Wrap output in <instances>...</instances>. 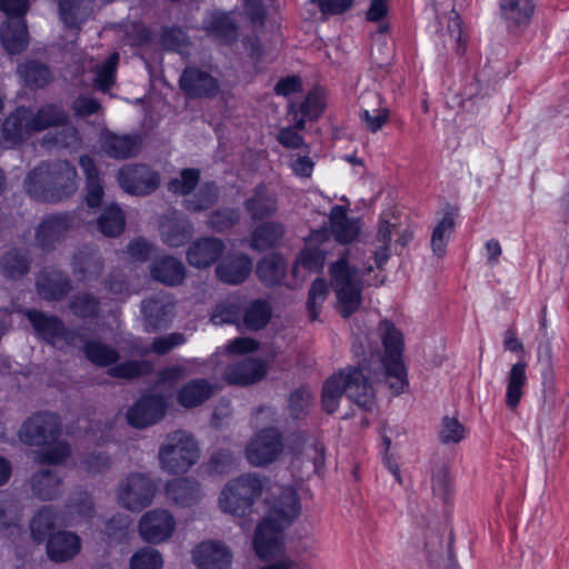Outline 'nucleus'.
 <instances>
[{
	"mask_svg": "<svg viewBox=\"0 0 569 569\" xmlns=\"http://www.w3.org/2000/svg\"><path fill=\"white\" fill-rule=\"evenodd\" d=\"M399 227V216L396 211L382 212L379 216L375 241L379 244L391 246L392 237Z\"/></svg>",
	"mask_w": 569,
	"mask_h": 569,
	"instance_id": "nucleus-57",
	"label": "nucleus"
},
{
	"mask_svg": "<svg viewBox=\"0 0 569 569\" xmlns=\"http://www.w3.org/2000/svg\"><path fill=\"white\" fill-rule=\"evenodd\" d=\"M71 453V448L66 441L54 442L48 448H43L38 452V461L42 465L62 463Z\"/></svg>",
	"mask_w": 569,
	"mask_h": 569,
	"instance_id": "nucleus-59",
	"label": "nucleus"
},
{
	"mask_svg": "<svg viewBox=\"0 0 569 569\" xmlns=\"http://www.w3.org/2000/svg\"><path fill=\"white\" fill-rule=\"evenodd\" d=\"M263 483L252 473L241 475L230 480L221 490L219 507L224 513L243 517L251 512L252 506L261 496Z\"/></svg>",
	"mask_w": 569,
	"mask_h": 569,
	"instance_id": "nucleus-6",
	"label": "nucleus"
},
{
	"mask_svg": "<svg viewBox=\"0 0 569 569\" xmlns=\"http://www.w3.org/2000/svg\"><path fill=\"white\" fill-rule=\"evenodd\" d=\"M328 295L329 287L326 279L322 277L316 278L309 287L306 302V308L311 321L318 319L322 305L325 303Z\"/></svg>",
	"mask_w": 569,
	"mask_h": 569,
	"instance_id": "nucleus-52",
	"label": "nucleus"
},
{
	"mask_svg": "<svg viewBox=\"0 0 569 569\" xmlns=\"http://www.w3.org/2000/svg\"><path fill=\"white\" fill-rule=\"evenodd\" d=\"M459 209L447 203L441 210V218L438 219L430 239V247L435 256L442 258L447 252V247L451 234L456 230V218Z\"/></svg>",
	"mask_w": 569,
	"mask_h": 569,
	"instance_id": "nucleus-26",
	"label": "nucleus"
},
{
	"mask_svg": "<svg viewBox=\"0 0 569 569\" xmlns=\"http://www.w3.org/2000/svg\"><path fill=\"white\" fill-rule=\"evenodd\" d=\"M101 151L111 159L126 160L138 154L141 139L138 134H119L111 130H103L99 136Z\"/></svg>",
	"mask_w": 569,
	"mask_h": 569,
	"instance_id": "nucleus-19",
	"label": "nucleus"
},
{
	"mask_svg": "<svg viewBox=\"0 0 569 569\" xmlns=\"http://www.w3.org/2000/svg\"><path fill=\"white\" fill-rule=\"evenodd\" d=\"M528 363L523 360L513 363L507 375L505 402L508 409L516 410L522 399L523 389L528 382Z\"/></svg>",
	"mask_w": 569,
	"mask_h": 569,
	"instance_id": "nucleus-35",
	"label": "nucleus"
},
{
	"mask_svg": "<svg viewBox=\"0 0 569 569\" xmlns=\"http://www.w3.org/2000/svg\"><path fill=\"white\" fill-rule=\"evenodd\" d=\"M465 426L457 418L449 416L443 417L442 428L439 435L442 443H458L465 439Z\"/></svg>",
	"mask_w": 569,
	"mask_h": 569,
	"instance_id": "nucleus-60",
	"label": "nucleus"
},
{
	"mask_svg": "<svg viewBox=\"0 0 569 569\" xmlns=\"http://www.w3.org/2000/svg\"><path fill=\"white\" fill-rule=\"evenodd\" d=\"M234 463L233 455L230 450L219 449L212 453L209 459V468L212 472L228 473Z\"/></svg>",
	"mask_w": 569,
	"mask_h": 569,
	"instance_id": "nucleus-64",
	"label": "nucleus"
},
{
	"mask_svg": "<svg viewBox=\"0 0 569 569\" xmlns=\"http://www.w3.org/2000/svg\"><path fill=\"white\" fill-rule=\"evenodd\" d=\"M329 228L336 242L350 244L360 234L361 226L358 219L349 218L348 208L340 204L331 207L329 212Z\"/></svg>",
	"mask_w": 569,
	"mask_h": 569,
	"instance_id": "nucleus-24",
	"label": "nucleus"
},
{
	"mask_svg": "<svg viewBox=\"0 0 569 569\" xmlns=\"http://www.w3.org/2000/svg\"><path fill=\"white\" fill-rule=\"evenodd\" d=\"M226 251L222 239L211 236L199 237L192 241L186 252L191 267L206 269L218 262Z\"/></svg>",
	"mask_w": 569,
	"mask_h": 569,
	"instance_id": "nucleus-18",
	"label": "nucleus"
},
{
	"mask_svg": "<svg viewBox=\"0 0 569 569\" xmlns=\"http://www.w3.org/2000/svg\"><path fill=\"white\" fill-rule=\"evenodd\" d=\"M213 393V386L203 378L184 383L178 391L177 400L183 408H196L206 402Z\"/></svg>",
	"mask_w": 569,
	"mask_h": 569,
	"instance_id": "nucleus-36",
	"label": "nucleus"
},
{
	"mask_svg": "<svg viewBox=\"0 0 569 569\" xmlns=\"http://www.w3.org/2000/svg\"><path fill=\"white\" fill-rule=\"evenodd\" d=\"M253 261L247 253H237L220 261L216 267L217 278L231 286L243 283L250 276Z\"/></svg>",
	"mask_w": 569,
	"mask_h": 569,
	"instance_id": "nucleus-25",
	"label": "nucleus"
},
{
	"mask_svg": "<svg viewBox=\"0 0 569 569\" xmlns=\"http://www.w3.org/2000/svg\"><path fill=\"white\" fill-rule=\"evenodd\" d=\"M74 214L68 211L46 216L36 228L37 246L44 252H51L62 242L73 228Z\"/></svg>",
	"mask_w": 569,
	"mask_h": 569,
	"instance_id": "nucleus-12",
	"label": "nucleus"
},
{
	"mask_svg": "<svg viewBox=\"0 0 569 569\" xmlns=\"http://www.w3.org/2000/svg\"><path fill=\"white\" fill-rule=\"evenodd\" d=\"M17 71L30 89H42L53 80V73L49 66L39 60H27L19 63Z\"/></svg>",
	"mask_w": 569,
	"mask_h": 569,
	"instance_id": "nucleus-38",
	"label": "nucleus"
},
{
	"mask_svg": "<svg viewBox=\"0 0 569 569\" xmlns=\"http://www.w3.org/2000/svg\"><path fill=\"white\" fill-rule=\"evenodd\" d=\"M83 353L88 361L100 368H110L120 360V352L116 348L99 340H87Z\"/></svg>",
	"mask_w": 569,
	"mask_h": 569,
	"instance_id": "nucleus-45",
	"label": "nucleus"
},
{
	"mask_svg": "<svg viewBox=\"0 0 569 569\" xmlns=\"http://www.w3.org/2000/svg\"><path fill=\"white\" fill-rule=\"evenodd\" d=\"M309 393L305 388H297L289 393L288 411L293 420H300L307 416Z\"/></svg>",
	"mask_w": 569,
	"mask_h": 569,
	"instance_id": "nucleus-61",
	"label": "nucleus"
},
{
	"mask_svg": "<svg viewBox=\"0 0 569 569\" xmlns=\"http://www.w3.org/2000/svg\"><path fill=\"white\" fill-rule=\"evenodd\" d=\"M67 122L68 116L62 108L54 103L41 106L36 113L31 111L30 128L34 132H41L52 127L64 126Z\"/></svg>",
	"mask_w": 569,
	"mask_h": 569,
	"instance_id": "nucleus-43",
	"label": "nucleus"
},
{
	"mask_svg": "<svg viewBox=\"0 0 569 569\" xmlns=\"http://www.w3.org/2000/svg\"><path fill=\"white\" fill-rule=\"evenodd\" d=\"M378 330L383 347L381 365L388 387L393 396H399L409 388L408 371L403 361L405 338L389 319L380 320Z\"/></svg>",
	"mask_w": 569,
	"mask_h": 569,
	"instance_id": "nucleus-4",
	"label": "nucleus"
},
{
	"mask_svg": "<svg viewBox=\"0 0 569 569\" xmlns=\"http://www.w3.org/2000/svg\"><path fill=\"white\" fill-rule=\"evenodd\" d=\"M94 0H59V17L68 29H79L86 21L88 9Z\"/></svg>",
	"mask_w": 569,
	"mask_h": 569,
	"instance_id": "nucleus-44",
	"label": "nucleus"
},
{
	"mask_svg": "<svg viewBox=\"0 0 569 569\" xmlns=\"http://www.w3.org/2000/svg\"><path fill=\"white\" fill-rule=\"evenodd\" d=\"M57 515L51 507H42L30 521L31 537L34 542L42 543L54 535Z\"/></svg>",
	"mask_w": 569,
	"mask_h": 569,
	"instance_id": "nucleus-46",
	"label": "nucleus"
},
{
	"mask_svg": "<svg viewBox=\"0 0 569 569\" xmlns=\"http://www.w3.org/2000/svg\"><path fill=\"white\" fill-rule=\"evenodd\" d=\"M36 289L46 301H61L71 292L72 281L64 271L52 269L40 273Z\"/></svg>",
	"mask_w": 569,
	"mask_h": 569,
	"instance_id": "nucleus-23",
	"label": "nucleus"
},
{
	"mask_svg": "<svg viewBox=\"0 0 569 569\" xmlns=\"http://www.w3.org/2000/svg\"><path fill=\"white\" fill-rule=\"evenodd\" d=\"M243 208L252 221H264L274 217L278 212V199L264 182L258 183L250 197L243 202Z\"/></svg>",
	"mask_w": 569,
	"mask_h": 569,
	"instance_id": "nucleus-22",
	"label": "nucleus"
},
{
	"mask_svg": "<svg viewBox=\"0 0 569 569\" xmlns=\"http://www.w3.org/2000/svg\"><path fill=\"white\" fill-rule=\"evenodd\" d=\"M69 307L72 313L79 318H96L99 315L100 301L92 293L83 292L74 295L69 301Z\"/></svg>",
	"mask_w": 569,
	"mask_h": 569,
	"instance_id": "nucleus-55",
	"label": "nucleus"
},
{
	"mask_svg": "<svg viewBox=\"0 0 569 569\" xmlns=\"http://www.w3.org/2000/svg\"><path fill=\"white\" fill-rule=\"evenodd\" d=\"M192 558L200 569H229L232 562L230 549L217 540L198 543L192 551Z\"/></svg>",
	"mask_w": 569,
	"mask_h": 569,
	"instance_id": "nucleus-20",
	"label": "nucleus"
},
{
	"mask_svg": "<svg viewBox=\"0 0 569 569\" xmlns=\"http://www.w3.org/2000/svg\"><path fill=\"white\" fill-rule=\"evenodd\" d=\"M180 90L190 99H213L220 93V81L196 64L187 66L178 80Z\"/></svg>",
	"mask_w": 569,
	"mask_h": 569,
	"instance_id": "nucleus-14",
	"label": "nucleus"
},
{
	"mask_svg": "<svg viewBox=\"0 0 569 569\" xmlns=\"http://www.w3.org/2000/svg\"><path fill=\"white\" fill-rule=\"evenodd\" d=\"M46 549L50 560L64 562L79 553L81 540L73 532L59 530L48 539Z\"/></svg>",
	"mask_w": 569,
	"mask_h": 569,
	"instance_id": "nucleus-31",
	"label": "nucleus"
},
{
	"mask_svg": "<svg viewBox=\"0 0 569 569\" xmlns=\"http://www.w3.org/2000/svg\"><path fill=\"white\" fill-rule=\"evenodd\" d=\"M77 176L76 167L68 160L42 161L27 173L23 188L33 201L57 203L74 193Z\"/></svg>",
	"mask_w": 569,
	"mask_h": 569,
	"instance_id": "nucleus-2",
	"label": "nucleus"
},
{
	"mask_svg": "<svg viewBox=\"0 0 569 569\" xmlns=\"http://www.w3.org/2000/svg\"><path fill=\"white\" fill-rule=\"evenodd\" d=\"M301 501L298 492L284 488L268 515L258 523L253 535V549L262 561L273 559L282 551L281 533L300 516Z\"/></svg>",
	"mask_w": 569,
	"mask_h": 569,
	"instance_id": "nucleus-1",
	"label": "nucleus"
},
{
	"mask_svg": "<svg viewBox=\"0 0 569 569\" xmlns=\"http://www.w3.org/2000/svg\"><path fill=\"white\" fill-rule=\"evenodd\" d=\"M283 450L282 433L276 427L262 428L246 446V458L254 467L274 462Z\"/></svg>",
	"mask_w": 569,
	"mask_h": 569,
	"instance_id": "nucleus-9",
	"label": "nucleus"
},
{
	"mask_svg": "<svg viewBox=\"0 0 569 569\" xmlns=\"http://www.w3.org/2000/svg\"><path fill=\"white\" fill-rule=\"evenodd\" d=\"M60 433L58 417L47 411L31 415L18 430L20 441L29 447H43Z\"/></svg>",
	"mask_w": 569,
	"mask_h": 569,
	"instance_id": "nucleus-10",
	"label": "nucleus"
},
{
	"mask_svg": "<svg viewBox=\"0 0 569 569\" xmlns=\"http://www.w3.org/2000/svg\"><path fill=\"white\" fill-rule=\"evenodd\" d=\"M272 318V307L266 299H253L244 308L242 325L249 331L264 329Z\"/></svg>",
	"mask_w": 569,
	"mask_h": 569,
	"instance_id": "nucleus-40",
	"label": "nucleus"
},
{
	"mask_svg": "<svg viewBox=\"0 0 569 569\" xmlns=\"http://www.w3.org/2000/svg\"><path fill=\"white\" fill-rule=\"evenodd\" d=\"M152 366L147 360H126L120 363L112 365L108 369V375L118 379H136L150 375Z\"/></svg>",
	"mask_w": 569,
	"mask_h": 569,
	"instance_id": "nucleus-51",
	"label": "nucleus"
},
{
	"mask_svg": "<svg viewBox=\"0 0 569 569\" xmlns=\"http://www.w3.org/2000/svg\"><path fill=\"white\" fill-rule=\"evenodd\" d=\"M326 109V101L321 92L317 89L307 93L303 101L298 106L291 103L289 106V113H300L309 121H317Z\"/></svg>",
	"mask_w": 569,
	"mask_h": 569,
	"instance_id": "nucleus-50",
	"label": "nucleus"
},
{
	"mask_svg": "<svg viewBox=\"0 0 569 569\" xmlns=\"http://www.w3.org/2000/svg\"><path fill=\"white\" fill-rule=\"evenodd\" d=\"M326 263V251L318 246H305L299 250L292 263L291 273L295 278L299 274V269L308 273H321Z\"/></svg>",
	"mask_w": 569,
	"mask_h": 569,
	"instance_id": "nucleus-39",
	"label": "nucleus"
},
{
	"mask_svg": "<svg viewBox=\"0 0 569 569\" xmlns=\"http://www.w3.org/2000/svg\"><path fill=\"white\" fill-rule=\"evenodd\" d=\"M199 452L192 435L174 431L159 449L160 466L170 475L186 473L198 461Z\"/></svg>",
	"mask_w": 569,
	"mask_h": 569,
	"instance_id": "nucleus-7",
	"label": "nucleus"
},
{
	"mask_svg": "<svg viewBox=\"0 0 569 569\" xmlns=\"http://www.w3.org/2000/svg\"><path fill=\"white\" fill-rule=\"evenodd\" d=\"M97 230L108 238L121 236L126 229V214L122 208L111 202L107 204L96 220Z\"/></svg>",
	"mask_w": 569,
	"mask_h": 569,
	"instance_id": "nucleus-37",
	"label": "nucleus"
},
{
	"mask_svg": "<svg viewBox=\"0 0 569 569\" xmlns=\"http://www.w3.org/2000/svg\"><path fill=\"white\" fill-rule=\"evenodd\" d=\"M154 493L156 486L147 475L132 472L120 482L118 499L124 509L141 511L151 503Z\"/></svg>",
	"mask_w": 569,
	"mask_h": 569,
	"instance_id": "nucleus-11",
	"label": "nucleus"
},
{
	"mask_svg": "<svg viewBox=\"0 0 569 569\" xmlns=\"http://www.w3.org/2000/svg\"><path fill=\"white\" fill-rule=\"evenodd\" d=\"M0 42L9 54L23 52L29 46L26 19H7L0 28Z\"/></svg>",
	"mask_w": 569,
	"mask_h": 569,
	"instance_id": "nucleus-30",
	"label": "nucleus"
},
{
	"mask_svg": "<svg viewBox=\"0 0 569 569\" xmlns=\"http://www.w3.org/2000/svg\"><path fill=\"white\" fill-rule=\"evenodd\" d=\"M357 268L347 256L339 257L329 267L331 283L337 297L339 315L348 319L357 312L362 302V280L357 277Z\"/></svg>",
	"mask_w": 569,
	"mask_h": 569,
	"instance_id": "nucleus-5",
	"label": "nucleus"
},
{
	"mask_svg": "<svg viewBox=\"0 0 569 569\" xmlns=\"http://www.w3.org/2000/svg\"><path fill=\"white\" fill-rule=\"evenodd\" d=\"M168 403L160 393H148L139 398L127 412L128 423L142 429L160 421L167 411Z\"/></svg>",
	"mask_w": 569,
	"mask_h": 569,
	"instance_id": "nucleus-15",
	"label": "nucleus"
},
{
	"mask_svg": "<svg viewBox=\"0 0 569 569\" xmlns=\"http://www.w3.org/2000/svg\"><path fill=\"white\" fill-rule=\"evenodd\" d=\"M31 259L20 249L12 248L6 251L0 259L2 274L10 280H17L30 271Z\"/></svg>",
	"mask_w": 569,
	"mask_h": 569,
	"instance_id": "nucleus-42",
	"label": "nucleus"
},
{
	"mask_svg": "<svg viewBox=\"0 0 569 569\" xmlns=\"http://www.w3.org/2000/svg\"><path fill=\"white\" fill-rule=\"evenodd\" d=\"M138 527L143 541L157 545L172 536L176 520L168 510L153 509L141 517Z\"/></svg>",
	"mask_w": 569,
	"mask_h": 569,
	"instance_id": "nucleus-16",
	"label": "nucleus"
},
{
	"mask_svg": "<svg viewBox=\"0 0 569 569\" xmlns=\"http://www.w3.org/2000/svg\"><path fill=\"white\" fill-rule=\"evenodd\" d=\"M119 59V53L113 52L97 67L94 83L100 91L107 92L114 86Z\"/></svg>",
	"mask_w": 569,
	"mask_h": 569,
	"instance_id": "nucleus-53",
	"label": "nucleus"
},
{
	"mask_svg": "<svg viewBox=\"0 0 569 569\" xmlns=\"http://www.w3.org/2000/svg\"><path fill=\"white\" fill-rule=\"evenodd\" d=\"M365 411L376 407V392L369 378L359 367H347L326 379L321 391V408L328 415L335 413L343 393Z\"/></svg>",
	"mask_w": 569,
	"mask_h": 569,
	"instance_id": "nucleus-3",
	"label": "nucleus"
},
{
	"mask_svg": "<svg viewBox=\"0 0 569 569\" xmlns=\"http://www.w3.org/2000/svg\"><path fill=\"white\" fill-rule=\"evenodd\" d=\"M120 187L129 194L148 196L160 184V176L144 163L127 164L117 174Z\"/></svg>",
	"mask_w": 569,
	"mask_h": 569,
	"instance_id": "nucleus-13",
	"label": "nucleus"
},
{
	"mask_svg": "<svg viewBox=\"0 0 569 569\" xmlns=\"http://www.w3.org/2000/svg\"><path fill=\"white\" fill-rule=\"evenodd\" d=\"M501 18L510 30H523L535 13L533 0H499Z\"/></svg>",
	"mask_w": 569,
	"mask_h": 569,
	"instance_id": "nucleus-27",
	"label": "nucleus"
},
{
	"mask_svg": "<svg viewBox=\"0 0 569 569\" xmlns=\"http://www.w3.org/2000/svg\"><path fill=\"white\" fill-rule=\"evenodd\" d=\"M193 224L186 216L168 218L161 224V238L170 248H180L187 244L193 234Z\"/></svg>",
	"mask_w": 569,
	"mask_h": 569,
	"instance_id": "nucleus-34",
	"label": "nucleus"
},
{
	"mask_svg": "<svg viewBox=\"0 0 569 569\" xmlns=\"http://www.w3.org/2000/svg\"><path fill=\"white\" fill-rule=\"evenodd\" d=\"M201 178L198 168H184L180 171L178 178H171L167 183L170 193L180 197H187L194 192Z\"/></svg>",
	"mask_w": 569,
	"mask_h": 569,
	"instance_id": "nucleus-49",
	"label": "nucleus"
},
{
	"mask_svg": "<svg viewBox=\"0 0 569 569\" xmlns=\"http://www.w3.org/2000/svg\"><path fill=\"white\" fill-rule=\"evenodd\" d=\"M268 372L267 363L260 358L246 357L229 363L223 379L230 386L247 387L261 381Z\"/></svg>",
	"mask_w": 569,
	"mask_h": 569,
	"instance_id": "nucleus-17",
	"label": "nucleus"
},
{
	"mask_svg": "<svg viewBox=\"0 0 569 569\" xmlns=\"http://www.w3.org/2000/svg\"><path fill=\"white\" fill-rule=\"evenodd\" d=\"M159 42L169 52H180L181 48L190 43L187 32L179 26L163 27Z\"/></svg>",
	"mask_w": 569,
	"mask_h": 569,
	"instance_id": "nucleus-56",
	"label": "nucleus"
},
{
	"mask_svg": "<svg viewBox=\"0 0 569 569\" xmlns=\"http://www.w3.org/2000/svg\"><path fill=\"white\" fill-rule=\"evenodd\" d=\"M219 198V189L214 181L203 182L191 199L183 200V207L190 212H202L213 207Z\"/></svg>",
	"mask_w": 569,
	"mask_h": 569,
	"instance_id": "nucleus-47",
	"label": "nucleus"
},
{
	"mask_svg": "<svg viewBox=\"0 0 569 569\" xmlns=\"http://www.w3.org/2000/svg\"><path fill=\"white\" fill-rule=\"evenodd\" d=\"M251 232L250 248L257 252L276 249L282 244L286 228L280 221H260Z\"/></svg>",
	"mask_w": 569,
	"mask_h": 569,
	"instance_id": "nucleus-29",
	"label": "nucleus"
},
{
	"mask_svg": "<svg viewBox=\"0 0 569 569\" xmlns=\"http://www.w3.org/2000/svg\"><path fill=\"white\" fill-rule=\"evenodd\" d=\"M256 274L267 288H276L283 283L287 276V263L283 256L272 252L258 260Z\"/></svg>",
	"mask_w": 569,
	"mask_h": 569,
	"instance_id": "nucleus-32",
	"label": "nucleus"
},
{
	"mask_svg": "<svg viewBox=\"0 0 569 569\" xmlns=\"http://www.w3.org/2000/svg\"><path fill=\"white\" fill-rule=\"evenodd\" d=\"M164 490L167 497L180 507H192L201 498L200 482L189 477L167 481Z\"/></svg>",
	"mask_w": 569,
	"mask_h": 569,
	"instance_id": "nucleus-33",
	"label": "nucleus"
},
{
	"mask_svg": "<svg viewBox=\"0 0 569 569\" xmlns=\"http://www.w3.org/2000/svg\"><path fill=\"white\" fill-rule=\"evenodd\" d=\"M150 276L164 286L177 287L184 281L187 269L178 258L167 254L152 261Z\"/></svg>",
	"mask_w": 569,
	"mask_h": 569,
	"instance_id": "nucleus-28",
	"label": "nucleus"
},
{
	"mask_svg": "<svg viewBox=\"0 0 569 569\" xmlns=\"http://www.w3.org/2000/svg\"><path fill=\"white\" fill-rule=\"evenodd\" d=\"M242 313L243 311L237 303H220L216 306L211 319L214 323L238 326L242 322Z\"/></svg>",
	"mask_w": 569,
	"mask_h": 569,
	"instance_id": "nucleus-62",
	"label": "nucleus"
},
{
	"mask_svg": "<svg viewBox=\"0 0 569 569\" xmlns=\"http://www.w3.org/2000/svg\"><path fill=\"white\" fill-rule=\"evenodd\" d=\"M82 465L89 473L102 475L111 467L110 456L102 451H92L82 460Z\"/></svg>",
	"mask_w": 569,
	"mask_h": 569,
	"instance_id": "nucleus-63",
	"label": "nucleus"
},
{
	"mask_svg": "<svg viewBox=\"0 0 569 569\" xmlns=\"http://www.w3.org/2000/svg\"><path fill=\"white\" fill-rule=\"evenodd\" d=\"M62 480L57 472L44 469L36 472L31 478V490L33 495L43 501L53 500L61 492Z\"/></svg>",
	"mask_w": 569,
	"mask_h": 569,
	"instance_id": "nucleus-41",
	"label": "nucleus"
},
{
	"mask_svg": "<svg viewBox=\"0 0 569 569\" xmlns=\"http://www.w3.org/2000/svg\"><path fill=\"white\" fill-rule=\"evenodd\" d=\"M239 221V209L224 207L212 210L208 216L207 224L211 230L221 233L232 229Z\"/></svg>",
	"mask_w": 569,
	"mask_h": 569,
	"instance_id": "nucleus-54",
	"label": "nucleus"
},
{
	"mask_svg": "<svg viewBox=\"0 0 569 569\" xmlns=\"http://www.w3.org/2000/svg\"><path fill=\"white\" fill-rule=\"evenodd\" d=\"M31 108L16 107L4 119L2 138L12 147L21 146L34 131L30 128Z\"/></svg>",
	"mask_w": 569,
	"mask_h": 569,
	"instance_id": "nucleus-21",
	"label": "nucleus"
},
{
	"mask_svg": "<svg viewBox=\"0 0 569 569\" xmlns=\"http://www.w3.org/2000/svg\"><path fill=\"white\" fill-rule=\"evenodd\" d=\"M24 316L38 339L47 345L56 346L58 341H64L68 346H73L76 340L81 337L77 329L67 327L56 315H48L38 309H27Z\"/></svg>",
	"mask_w": 569,
	"mask_h": 569,
	"instance_id": "nucleus-8",
	"label": "nucleus"
},
{
	"mask_svg": "<svg viewBox=\"0 0 569 569\" xmlns=\"http://www.w3.org/2000/svg\"><path fill=\"white\" fill-rule=\"evenodd\" d=\"M204 29L208 34L227 43L236 41L238 37V26L226 12L213 14L206 23Z\"/></svg>",
	"mask_w": 569,
	"mask_h": 569,
	"instance_id": "nucleus-48",
	"label": "nucleus"
},
{
	"mask_svg": "<svg viewBox=\"0 0 569 569\" xmlns=\"http://www.w3.org/2000/svg\"><path fill=\"white\" fill-rule=\"evenodd\" d=\"M162 566L161 553L149 547L139 549L130 559V569H162Z\"/></svg>",
	"mask_w": 569,
	"mask_h": 569,
	"instance_id": "nucleus-58",
	"label": "nucleus"
}]
</instances>
